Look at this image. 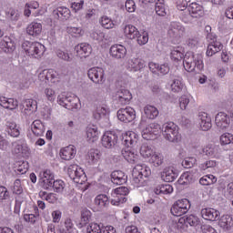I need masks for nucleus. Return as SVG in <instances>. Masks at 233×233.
Returning a JSON list of instances; mask_svg holds the SVG:
<instances>
[{
  "instance_id": "obj_46",
  "label": "nucleus",
  "mask_w": 233,
  "mask_h": 233,
  "mask_svg": "<svg viewBox=\"0 0 233 233\" xmlns=\"http://www.w3.org/2000/svg\"><path fill=\"white\" fill-rule=\"evenodd\" d=\"M53 14L60 19H68V17H70V9L67 7H58L54 10Z\"/></svg>"
},
{
  "instance_id": "obj_41",
  "label": "nucleus",
  "mask_w": 233,
  "mask_h": 233,
  "mask_svg": "<svg viewBox=\"0 0 233 233\" xmlns=\"http://www.w3.org/2000/svg\"><path fill=\"white\" fill-rule=\"evenodd\" d=\"M149 163H151L153 167H161V165L165 163V157L159 152H155L149 158Z\"/></svg>"
},
{
  "instance_id": "obj_36",
  "label": "nucleus",
  "mask_w": 233,
  "mask_h": 233,
  "mask_svg": "<svg viewBox=\"0 0 233 233\" xmlns=\"http://www.w3.org/2000/svg\"><path fill=\"white\" fill-rule=\"evenodd\" d=\"M144 114L147 119H156L159 116V110L154 106L147 105L144 107Z\"/></svg>"
},
{
  "instance_id": "obj_44",
  "label": "nucleus",
  "mask_w": 233,
  "mask_h": 233,
  "mask_svg": "<svg viewBox=\"0 0 233 233\" xmlns=\"http://www.w3.org/2000/svg\"><path fill=\"white\" fill-rule=\"evenodd\" d=\"M171 91L175 93L181 92L183 90V79L179 76L175 77L171 84Z\"/></svg>"
},
{
  "instance_id": "obj_16",
  "label": "nucleus",
  "mask_w": 233,
  "mask_h": 233,
  "mask_svg": "<svg viewBox=\"0 0 233 233\" xmlns=\"http://www.w3.org/2000/svg\"><path fill=\"white\" fill-rule=\"evenodd\" d=\"M5 132H7L8 136L11 137H19L21 135V131L19 130L17 124L10 118L5 119Z\"/></svg>"
},
{
  "instance_id": "obj_15",
  "label": "nucleus",
  "mask_w": 233,
  "mask_h": 233,
  "mask_svg": "<svg viewBox=\"0 0 233 233\" xmlns=\"http://www.w3.org/2000/svg\"><path fill=\"white\" fill-rule=\"evenodd\" d=\"M215 123L219 130H226L230 125V116L224 112L217 114Z\"/></svg>"
},
{
  "instance_id": "obj_6",
  "label": "nucleus",
  "mask_w": 233,
  "mask_h": 233,
  "mask_svg": "<svg viewBox=\"0 0 233 233\" xmlns=\"http://www.w3.org/2000/svg\"><path fill=\"white\" fill-rule=\"evenodd\" d=\"M129 192L130 191L127 189V187H120L115 188L111 192V205H114L115 207H119V205L127 203V198H125V196H128Z\"/></svg>"
},
{
  "instance_id": "obj_56",
  "label": "nucleus",
  "mask_w": 233,
  "mask_h": 233,
  "mask_svg": "<svg viewBox=\"0 0 233 233\" xmlns=\"http://www.w3.org/2000/svg\"><path fill=\"white\" fill-rule=\"evenodd\" d=\"M136 39L137 43L140 45V46H143V45H147V43H148V32L144 31L142 32V34L139 33Z\"/></svg>"
},
{
  "instance_id": "obj_9",
  "label": "nucleus",
  "mask_w": 233,
  "mask_h": 233,
  "mask_svg": "<svg viewBox=\"0 0 233 233\" xmlns=\"http://www.w3.org/2000/svg\"><path fill=\"white\" fill-rule=\"evenodd\" d=\"M188 210H190V201L187 198L177 200L171 207V214L177 217L184 216Z\"/></svg>"
},
{
  "instance_id": "obj_2",
  "label": "nucleus",
  "mask_w": 233,
  "mask_h": 233,
  "mask_svg": "<svg viewBox=\"0 0 233 233\" xmlns=\"http://www.w3.org/2000/svg\"><path fill=\"white\" fill-rule=\"evenodd\" d=\"M162 136L169 143H179L181 141V134H179V127L174 122H167L163 124L160 127Z\"/></svg>"
},
{
  "instance_id": "obj_35",
  "label": "nucleus",
  "mask_w": 233,
  "mask_h": 233,
  "mask_svg": "<svg viewBox=\"0 0 233 233\" xmlns=\"http://www.w3.org/2000/svg\"><path fill=\"white\" fill-rule=\"evenodd\" d=\"M42 30H43V25H41V23H35V22L31 23L26 28V32L29 35H39Z\"/></svg>"
},
{
  "instance_id": "obj_24",
  "label": "nucleus",
  "mask_w": 233,
  "mask_h": 233,
  "mask_svg": "<svg viewBox=\"0 0 233 233\" xmlns=\"http://www.w3.org/2000/svg\"><path fill=\"white\" fill-rule=\"evenodd\" d=\"M77 150L76 149V147L69 145L60 151V156L62 159H65V161H70V159H74L76 157Z\"/></svg>"
},
{
  "instance_id": "obj_51",
  "label": "nucleus",
  "mask_w": 233,
  "mask_h": 233,
  "mask_svg": "<svg viewBox=\"0 0 233 233\" xmlns=\"http://www.w3.org/2000/svg\"><path fill=\"white\" fill-rule=\"evenodd\" d=\"M218 178L214 175H206L199 179L200 185L208 186L217 183Z\"/></svg>"
},
{
  "instance_id": "obj_11",
  "label": "nucleus",
  "mask_w": 233,
  "mask_h": 233,
  "mask_svg": "<svg viewBox=\"0 0 233 233\" xmlns=\"http://www.w3.org/2000/svg\"><path fill=\"white\" fill-rule=\"evenodd\" d=\"M117 118L122 123H132L136 119V110L132 107L121 108L117 111Z\"/></svg>"
},
{
  "instance_id": "obj_63",
  "label": "nucleus",
  "mask_w": 233,
  "mask_h": 233,
  "mask_svg": "<svg viewBox=\"0 0 233 233\" xmlns=\"http://www.w3.org/2000/svg\"><path fill=\"white\" fill-rule=\"evenodd\" d=\"M48 76H52V72L48 73V70L45 69L39 73L38 79L41 83H45L46 85V83L50 81Z\"/></svg>"
},
{
  "instance_id": "obj_3",
  "label": "nucleus",
  "mask_w": 233,
  "mask_h": 233,
  "mask_svg": "<svg viewBox=\"0 0 233 233\" xmlns=\"http://www.w3.org/2000/svg\"><path fill=\"white\" fill-rule=\"evenodd\" d=\"M22 48L25 52L26 56L35 57V59H41L46 52V47L39 42H28L25 41L22 44Z\"/></svg>"
},
{
  "instance_id": "obj_55",
  "label": "nucleus",
  "mask_w": 233,
  "mask_h": 233,
  "mask_svg": "<svg viewBox=\"0 0 233 233\" xmlns=\"http://www.w3.org/2000/svg\"><path fill=\"white\" fill-rule=\"evenodd\" d=\"M56 56L58 59H61L62 61H66L67 63H70V61H72V55H69L66 51H63L61 49L56 50Z\"/></svg>"
},
{
  "instance_id": "obj_23",
  "label": "nucleus",
  "mask_w": 233,
  "mask_h": 233,
  "mask_svg": "<svg viewBox=\"0 0 233 233\" xmlns=\"http://www.w3.org/2000/svg\"><path fill=\"white\" fill-rule=\"evenodd\" d=\"M132 100V93L127 89H121L117 92V102L118 105L124 106L125 105H128Z\"/></svg>"
},
{
  "instance_id": "obj_19",
  "label": "nucleus",
  "mask_w": 233,
  "mask_h": 233,
  "mask_svg": "<svg viewBox=\"0 0 233 233\" xmlns=\"http://www.w3.org/2000/svg\"><path fill=\"white\" fill-rule=\"evenodd\" d=\"M146 66L147 63L141 58H131L128 62V68L131 72H141Z\"/></svg>"
},
{
  "instance_id": "obj_64",
  "label": "nucleus",
  "mask_w": 233,
  "mask_h": 233,
  "mask_svg": "<svg viewBox=\"0 0 233 233\" xmlns=\"http://www.w3.org/2000/svg\"><path fill=\"white\" fill-rule=\"evenodd\" d=\"M87 233H101V227L97 223H91L86 228Z\"/></svg>"
},
{
  "instance_id": "obj_31",
  "label": "nucleus",
  "mask_w": 233,
  "mask_h": 233,
  "mask_svg": "<svg viewBox=\"0 0 233 233\" xmlns=\"http://www.w3.org/2000/svg\"><path fill=\"white\" fill-rule=\"evenodd\" d=\"M218 226L223 230H230L233 228V218L229 215H223L219 218Z\"/></svg>"
},
{
  "instance_id": "obj_26",
  "label": "nucleus",
  "mask_w": 233,
  "mask_h": 233,
  "mask_svg": "<svg viewBox=\"0 0 233 233\" xmlns=\"http://www.w3.org/2000/svg\"><path fill=\"white\" fill-rule=\"evenodd\" d=\"M0 106L7 110H15L19 106V102L14 98H6L5 96H0Z\"/></svg>"
},
{
  "instance_id": "obj_22",
  "label": "nucleus",
  "mask_w": 233,
  "mask_h": 233,
  "mask_svg": "<svg viewBox=\"0 0 233 233\" xmlns=\"http://www.w3.org/2000/svg\"><path fill=\"white\" fill-rule=\"evenodd\" d=\"M187 10L192 17H203L205 15V10L203 5L194 2L187 6Z\"/></svg>"
},
{
  "instance_id": "obj_33",
  "label": "nucleus",
  "mask_w": 233,
  "mask_h": 233,
  "mask_svg": "<svg viewBox=\"0 0 233 233\" xmlns=\"http://www.w3.org/2000/svg\"><path fill=\"white\" fill-rule=\"evenodd\" d=\"M124 35L127 39H136L139 35V30L132 25H127L124 27Z\"/></svg>"
},
{
  "instance_id": "obj_60",
  "label": "nucleus",
  "mask_w": 233,
  "mask_h": 233,
  "mask_svg": "<svg viewBox=\"0 0 233 233\" xmlns=\"http://www.w3.org/2000/svg\"><path fill=\"white\" fill-rule=\"evenodd\" d=\"M92 218V213L88 209H83L81 214V224L86 225Z\"/></svg>"
},
{
  "instance_id": "obj_43",
  "label": "nucleus",
  "mask_w": 233,
  "mask_h": 233,
  "mask_svg": "<svg viewBox=\"0 0 233 233\" xmlns=\"http://www.w3.org/2000/svg\"><path fill=\"white\" fill-rule=\"evenodd\" d=\"M155 152L152 147L147 144H143L140 147V156L145 159H150Z\"/></svg>"
},
{
  "instance_id": "obj_32",
  "label": "nucleus",
  "mask_w": 233,
  "mask_h": 233,
  "mask_svg": "<svg viewBox=\"0 0 233 233\" xmlns=\"http://www.w3.org/2000/svg\"><path fill=\"white\" fill-rule=\"evenodd\" d=\"M31 130L34 136L39 137L43 136V134H45V125H43V122H41V120H35L31 125Z\"/></svg>"
},
{
  "instance_id": "obj_42",
  "label": "nucleus",
  "mask_w": 233,
  "mask_h": 233,
  "mask_svg": "<svg viewBox=\"0 0 233 233\" xmlns=\"http://www.w3.org/2000/svg\"><path fill=\"white\" fill-rule=\"evenodd\" d=\"M0 46L4 50V52H12V50L15 48L14 42H12V39L9 38V36H4L3 40L0 43Z\"/></svg>"
},
{
  "instance_id": "obj_21",
  "label": "nucleus",
  "mask_w": 233,
  "mask_h": 233,
  "mask_svg": "<svg viewBox=\"0 0 233 233\" xmlns=\"http://www.w3.org/2000/svg\"><path fill=\"white\" fill-rule=\"evenodd\" d=\"M86 137L89 143H96L99 139V129L97 126H88L86 129Z\"/></svg>"
},
{
  "instance_id": "obj_30",
  "label": "nucleus",
  "mask_w": 233,
  "mask_h": 233,
  "mask_svg": "<svg viewBox=\"0 0 233 233\" xmlns=\"http://www.w3.org/2000/svg\"><path fill=\"white\" fill-rule=\"evenodd\" d=\"M177 178V173L174 171V167H167L162 172V179L167 183H172Z\"/></svg>"
},
{
  "instance_id": "obj_25",
  "label": "nucleus",
  "mask_w": 233,
  "mask_h": 233,
  "mask_svg": "<svg viewBox=\"0 0 233 233\" xmlns=\"http://www.w3.org/2000/svg\"><path fill=\"white\" fill-rule=\"evenodd\" d=\"M201 216L203 219H207V221H216V219L219 218V211L207 208L201 210Z\"/></svg>"
},
{
  "instance_id": "obj_40",
  "label": "nucleus",
  "mask_w": 233,
  "mask_h": 233,
  "mask_svg": "<svg viewBox=\"0 0 233 233\" xmlns=\"http://www.w3.org/2000/svg\"><path fill=\"white\" fill-rule=\"evenodd\" d=\"M196 179V177L191 172L183 173L177 180L178 185H190Z\"/></svg>"
},
{
  "instance_id": "obj_28",
  "label": "nucleus",
  "mask_w": 233,
  "mask_h": 233,
  "mask_svg": "<svg viewBox=\"0 0 233 233\" xmlns=\"http://www.w3.org/2000/svg\"><path fill=\"white\" fill-rule=\"evenodd\" d=\"M75 50L79 57H88L92 54V46L85 43L76 46Z\"/></svg>"
},
{
  "instance_id": "obj_48",
  "label": "nucleus",
  "mask_w": 233,
  "mask_h": 233,
  "mask_svg": "<svg viewBox=\"0 0 233 233\" xmlns=\"http://www.w3.org/2000/svg\"><path fill=\"white\" fill-rule=\"evenodd\" d=\"M186 46L188 50H197L199 47V38L198 36H191L186 41Z\"/></svg>"
},
{
  "instance_id": "obj_62",
  "label": "nucleus",
  "mask_w": 233,
  "mask_h": 233,
  "mask_svg": "<svg viewBox=\"0 0 233 233\" xmlns=\"http://www.w3.org/2000/svg\"><path fill=\"white\" fill-rule=\"evenodd\" d=\"M196 157H187L182 161V166L184 168H192L194 164L196 163Z\"/></svg>"
},
{
  "instance_id": "obj_47",
  "label": "nucleus",
  "mask_w": 233,
  "mask_h": 233,
  "mask_svg": "<svg viewBox=\"0 0 233 233\" xmlns=\"http://www.w3.org/2000/svg\"><path fill=\"white\" fill-rule=\"evenodd\" d=\"M66 32L69 35H72V37H82V35H85V31L81 27L67 26Z\"/></svg>"
},
{
  "instance_id": "obj_8",
  "label": "nucleus",
  "mask_w": 233,
  "mask_h": 233,
  "mask_svg": "<svg viewBox=\"0 0 233 233\" xmlns=\"http://www.w3.org/2000/svg\"><path fill=\"white\" fill-rule=\"evenodd\" d=\"M150 167H146V166H141V165H137L133 168V183L137 186L139 187L141 183H143V177H148L150 176Z\"/></svg>"
},
{
  "instance_id": "obj_37",
  "label": "nucleus",
  "mask_w": 233,
  "mask_h": 233,
  "mask_svg": "<svg viewBox=\"0 0 233 233\" xmlns=\"http://www.w3.org/2000/svg\"><path fill=\"white\" fill-rule=\"evenodd\" d=\"M155 194L159 196L160 194H172L174 192V187L170 184L158 185L154 188Z\"/></svg>"
},
{
  "instance_id": "obj_53",
  "label": "nucleus",
  "mask_w": 233,
  "mask_h": 233,
  "mask_svg": "<svg viewBox=\"0 0 233 233\" xmlns=\"http://www.w3.org/2000/svg\"><path fill=\"white\" fill-rule=\"evenodd\" d=\"M70 101L71 102H69V104H66V109L72 110V112H76V110H79V98H77V96H74Z\"/></svg>"
},
{
  "instance_id": "obj_10",
  "label": "nucleus",
  "mask_w": 233,
  "mask_h": 233,
  "mask_svg": "<svg viewBox=\"0 0 233 233\" xmlns=\"http://www.w3.org/2000/svg\"><path fill=\"white\" fill-rule=\"evenodd\" d=\"M87 76H88V78L90 79V81H92L96 85H103V83H105V81L106 79L105 77V69H103V67H99V66L91 67L87 71Z\"/></svg>"
},
{
  "instance_id": "obj_7",
  "label": "nucleus",
  "mask_w": 233,
  "mask_h": 233,
  "mask_svg": "<svg viewBox=\"0 0 233 233\" xmlns=\"http://www.w3.org/2000/svg\"><path fill=\"white\" fill-rule=\"evenodd\" d=\"M67 174L70 179L78 185H83V183L86 181V175L85 174V171L77 165H70L67 168Z\"/></svg>"
},
{
  "instance_id": "obj_61",
  "label": "nucleus",
  "mask_w": 233,
  "mask_h": 233,
  "mask_svg": "<svg viewBox=\"0 0 233 233\" xmlns=\"http://www.w3.org/2000/svg\"><path fill=\"white\" fill-rule=\"evenodd\" d=\"M220 143L221 145H230V143H233V135L230 133H224L220 137Z\"/></svg>"
},
{
  "instance_id": "obj_18",
  "label": "nucleus",
  "mask_w": 233,
  "mask_h": 233,
  "mask_svg": "<svg viewBox=\"0 0 233 233\" xmlns=\"http://www.w3.org/2000/svg\"><path fill=\"white\" fill-rule=\"evenodd\" d=\"M198 125L204 132H207L212 128V119L208 116V114L201 112L198 114Z\"/></svg>"
},
{
  "instance_id": "obj_39",
  "label": "nucleus",
  "mask_w": 233,
  "mask_h": 233,
  "mask_svg": "<svg viewBox=\"0 0 233 233\" xmlns=\"http://www.w3.org/2000/svg\"><path fill=\"white\" fill-rule=\"evenodd\" d=\"M90 37L95 41H98V43H104V41H108V36L105 34L101 29H94L91 34Z\"/></svg>"
},
{
  "instance_id": "obj_59",
  "label": "nucleus",
  "mask_w": 233,
  "mask_h": 233,
  "mask_svg": "<svg viewBox=\"0 0 233 233\" xmlns=\"http://www.w3.org/2000/svg\"><path fill=\"white\" fill-rule=\"evenodd\" d=\"M44 94L47 99V101H56V90H54L52 87H46L44 90Z\"/></svg>"
},
{
  "instance_id": "obj_5",
  "label": "nucleus",
  "mask_w": 233,
  "mask_h": 233,
  "mask_svg": "<svg viewBox=\"0 0 233 233\" xmlns=\"http://www.w3.org/2000/svg\"><path fill=\"white\" fill-rule=\"evenodd\" d=\"M185 26L181 23L173 21L168 26L167 34L173 43H179L181 37L185 35Z\"/></svg>"
},
{
  "instance_id": "obj_13",
  "label": "nucleus",
  "mask_w": 233,
  "mask_h": 233,
  "mask_svg": "<svg viewBox=\"0 0 233 233\" xmlns=\"http://www.w3.org/2000/svg\"><path fill=\"white\" fill-rule=\"evenodd\" d=\"M122 141L126 147L133 148L139 141V135L134 131H127L122 135Z\"/></svg>"
},
{
  "instance_id": "obj_38",
  "label": "nucleus",
  "mask_w": 233,
  "mask_h": 233,
  "mask_svg": "<svg viewBox=\"0 0 233 233\" xmlns=\"http://www.w3.org/2000/svg\"><path fill=\"white\" fill-rule=\"evenodd\" d=\"M110 204V200L108 199V197L105 194L97 195L95 198V205L98 207V208H105L108 207Z\"/></svg>"
},
{
  "instance_id": "obj_58",
  "label": "nucleus",
  "mask_w": 233,
  "mask_h": 233,
  "mask_svg": "<svg viewBox=\"0 0 233 233\" xmlns=\"http://www.w3.org/2000/svg\"><path fill=\"white\" fill-rule=\"evenodd\" d=\"M156 14L157 15H160L161 17H165V15H167V10L165 9V4L158 2L156 3Z\"/></svg>"
},
{
  "instance_id": "obj_1",
  "label": "nucleus",
  "mask_w": 233,
  "mask_h": 233,
  "mask_svg": "<svg viewBox=\"0 0 233 233\" xmlns=\"http://www.w3.org/2000/svg\"><path fill=\"white\" fill-rule=\"evenodd\" d=\"M183 66L187 72H195L199 74L203 68H205V64H203V56L197 54L194 55L192 52H187L184 56Z\"/></svg>"
},
{
  "instance_id": "obj_57",
  "label": "nucleus",
  "mask_w": 233,
  "mask_h": 233,
  "mask_svg": "<svg viewBox=\"0 0 233 233\" xmlns=\"http://www.w3.org/2000/svg\"><path fill=\"white\" fill-rule=\"evenodd\" d=\"M88 157L92 163H97L101 159V152L97 149H91L88 153Z\"/></svg>"
},
{
  "instance_id": "obj_29",
  "label": "nucleus",
  "mask_w": 233,
  "mask_h": 233,
  "mask_svg": "<svg viewBox=\"0 0 233 233\" xmlns=\"http://www.w3.org/2000/svg\"><path fill=\"white\" fill-rule=\"evenodd\" d=\"M221 50H223V44H221V42H210V44L208 46L207 56H208V57H212V56H215V54H218V52H221Z\"/></svg>"
},
{
  "instance_id": "obj_34",
  "label": "nucleus",
  "mask_w": 233,
  "mask_h": 233,
  "mask_svg": "<svg viewBox=\"0 0 233 233\" xmlns=\"http://www.w3.org/2000/svg\"><path fill=\"white\" fill-rule=\"evenodd\" d=\"M178 223L189 225L190 227H198L199 225V218L194 215H189L187 218H180Z\"/></svg>"
},
{
  "instance_id": "obj_54",
  "label": "nucleus",
  "mask_w": 233,
  "mask_h": 233,
  "mask_svg": "<svg viewBox=\"0 0 233 233\" xmlns=\"http://www.w3.org/2000/svg\"><path fill=\"white\" fill-rule=\"evenodd\" d=\"M106 108L103 106H98L93 113V117L96 121H99V119H102V117H105V116H106Z\"/></svg>"
},
{
  "instance_id": "obj_27",
  "label": "nucleus",
  "mask_w": 233,
  "mask_h": 233,
  "mask_svg": "<svg viewBox=\"0 0 233 233\" xmlns=\"http://www.w3.org/2000/svg\"><path fill=\"white\" fill-rule=\"evenodd\" d=\"M127 177L123 171L116 170L111 173V181L114 185H125Z\"/></svg>"
},
{
  "instance_id": "obj_14",
  "label": "nucleus",
  "mask_w": 233,
  "mask_h": 233,
  "mask_svg": "<svg viewBox=\"0 0 233 233\" xmlns=\"http://www.w3.org/2000/svg\"><path fill=\"white\" fill-rule=\"evenodd\" d=\"M109 54L114 59H125L127 57V47L123 45H113L109 49Z\"/></svg>"
},
{
  "instance_id": "obj_17",
  "label": "nucleus",
  "mask_w": 233,
  "mask_h": 233,
  "mask_svg": "<svg viewBox=\"0 0 233 233\" xmlns=\"http://www.w3.org/2000/svg\"><path fill=\"white\" fill-rule=\"evenodd\" d=\"M101 141L102 147H105V148H112L117 141V136L112 133V131H106L104 133Z\"/></svg>"
},
{
  "instance_id": "obj_12",
  "label": "nucleus",
  "mask_w": 233,
  "mask_h": 233,
  "mask_svg": "<svg viewBox=\"0 0 233 233\" xmlns=\"http://www.w3.org/2000/svg\"><path fill=\"white\" fill-rule=\"evenodd\" d=\"M39 183L43 188H50L54 183V173L50 169L41 171L39 174Z\"/></svg>"
},
{
  "instance_id": "obj_50",
  "label": "nucleus",
  "mask_w": 233,
  "mask_h": 233,
  "mask_svg": "<svg viewBox=\"0 0 233 233\" xmlns=\"http://www.w3.org/2000/svg\"><path fill=\"white\" fill-rule=\"evenodd\" d=\"M24 105L25 106V110L31 112V114H34L37 110V101L34 99H26Z\"/></svg>"
},
{
  "instance_id": "obj_45",
  "label": "nucleus",
  "mask_w": 233,
  "mask_h": 233,
  "mask_svg": "<svg viewBox=\"0 0 233 233\" xmlns=\"http://www.w3.org/2000/svg\"><path fill=\"white\" fill-rule=\"evenodd\" d=\"M170 57L173 61H181L184 57L183 47L176 46L171 49Z\"/></svg>"
},
{
  "instance_id": "obj_20",
  "label": "nucleus",
  "mask_w": 233,
  "mask_h": 233,
  "mask_svg": "<svg viewBox=\"0 0 233 233\" xmlns=\"http://www.w3.org/2000/svg\"><path fill=\"white\" fill-rule=\"evenodd\" d=\"M122 156L127 163H137L139 155L132 147H126L122 150Z\"/></svg>"
},
{
  "instance_id": "obj_49",
  "label": "nucleus",
  "mask_w": 233,
  "mask_h": 233,
  "mask_svg": "<svg viewBox=\"0 0 233 233\" xmlns=\"http://www.w3.org/2000/svg\"><path fill=\"white\" fill-rule=\"evenodd\" d=\"M99 24L101 25V26H103V28H106V30H110L111 28H114V26H116L114 22H112V19H110V17H107L106 15H103L100 17Z\"/></svg>"
},
{
  "instance_id": "obj_4",
  "label": "nucleus",
  "mask_w": 233,
  "mask_h": 233,
  "mask_svg": "<svg viewBox=\"0 0 233 233\" xmlns=\"http://www.w3.org/2000/svg\"><path fill=\"white\" fill-rule=\"evenodd\" d=\"M139 127L142 130L143 139H147V141L154 139L156 136H159V134H161V126L157 123H151L147 126L145 120H141Z\"/></svg>"
},
{
  "instance_id": "obj_52",
  "label": "nucleus",
  "mask_w": 233,
  "mask_h": 233,
  "mask_svg": "<svg viewBox=\"0 0 233 233\" xmlns=\"http://www.w3.org/2000/svg\"><path fill=\"white\" fill-rule=\"evenodd\" d=\"M40 198L42 199H46L48 203H56L57 201V197L54 193H46V191H40L39 192Z\"/></svg>"
}]
</instances>
